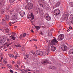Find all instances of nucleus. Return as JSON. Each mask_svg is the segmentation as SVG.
Wrapping results in <instances>:
<instances>
[{"label":"nucleus","instance_id":"obj_36","mask_svg":"<svg viewBox=\"0 0 73 73\" xmlns=\"http://www.w3.org/2000/svg\"><path fill=\"white\" fill-rule=\"evenodd\" d=\"M11 44H12V43H10L9 44H7L6 46H9V45H11Z\"/></svg>","mask_w":73,"mask_h":73},{"label":"nucleus","instance_id":"obj_30","mask_svg":"<svg viewBox=\"0 0 73 73\" xmlns=\"http://www.w3.org/2000/svg\"><path fill=\"white\" fill-rule=\"evenodd\" d=\"M38 2L39 3V4L40 6L41 5H42V3L41 2V1H39ZM40 2H41V3H40Z\"/></svg>","mask_w":73,"mask_h":73},{"label":"nucleus","instance_id":"obj_3","mask_svg":"<svg viewBox=\"0 0 73 73\" xmlns=\"http://www.w3.org/2000/svg\"><path fill=\"white\" fill-rule=\"evenodd\" d=\"M58 42L57 40V39L56 38H54L52 40L51 42V44L52 45H57V44H58Z\"/></svg>","mask_w":73,"mask_h":73},{"label":"nucleus","instance_id":"obj_63","mask_svg":"<svg viewBox=\"0 0 73 73\" xmlns=\"http://www.w3.org/2000/svg\"><path fill=\"white\" fill-rule=\"evenodd\" d=\"M26 64H28V62H26Z\"/></svg>","mask_w":73,"mask_h":73},{"label":"nucleus","instance_id":"obj_44","mask_svg":"<svg viewBox=\"0 0 73 73\" xmlns=\"http://www.w3.org/2000/svg\"><path fill=\"white\" fill-rule=\"evenodd\" d=\"M17 63L18 64H19V65L20 64V63L19 61L17 62Z\"/></svg>","mask_w":73,"mask_h":73},{"label":"nucleus","instance_id":"obj_51","mask_svg":"<svg viewBox=\"0 0 73 73\" xmlns=\"http://www.w3.org/2000/svg\"><path fill=\"white\" fill-rule=\"evenodd\" d=\"M40 34H41L42 35V32L41 31L40 32Z\"/></svg>","mask_w":73,"mask_h":73},{"label":"nucleus","instance_id":"obj_43","mask_svg":"<svg viewBox=\"0 0 73 73\" xmlns=\"http://www.w3.org/2000/svg\"><path fill=\"white\" fill-rule=\"evenodd\" d=\"M28 72V70H25V72H26V73H27Z\"/></svg>","mask_w":73,"mask_h":73},{"label":"nucleus","instance_id":"obj_45","mask_svg":"<svg viewBox=\"0 0 73 73\" xmlns=\"http://www.w3.org/2000/svg\"><path fill=\"white\" fill-rule=\"evenodd\" d=\"M3 64H2L0 63V66H3Z\"/></svg>","mask_w":73,"mask_h":73},{"label":"nucleus","instance_id":"obj_42","mask_svg":"<svg viewBox=\"0 0 73 73\" xmlns=\"http://www.w3.org/2000/svg\"><path fill=\"white\" fill-rule=\"evenodd\" d=\"M15 66L17 68H18L19 67V66L17 64L15 65Z\"/></svg>","mask_w":73,"mask_h":73},{"label":"nucleus","instance_id":"obj_46","mask_svg":"<svg viewBox=\"0 0 73 73\" xmlns=\"http://www.w3.org/2000/svg\"><path fill=\"white\" fill-rule=\"evenodd\" d=\"M26 1L27 3H28V1H29V0H25Z\"/></svg>","mask_w":73,"mask_h":73},{"label":"nucleus","instance_id":"obj_14","mask_svg":"<svg viewBox=\"0 0 73 73\" xmlns=\"http://www.w3.org/2000/svg\"><path fill=\"white\" fill-rule=\"evenodd\" d=\"M60 2L59 1L55 4V6L56 7H57L60 5Z\"/></svg>","mask_w":73,"mask_h":73},{"label":"nucleus","instance_id":"obj_39","mask_svg":"<svg viewBox=\"0 0 73 73\" xmlns=\"http://www.w3.org/2000/svg\"><path fill=\"white\" fill-rule=\"evenodd\" d=\"M10 72H11V73H13V71L12 70H10Z\"/></svg>","mask_w":73,"mask_h":73},{"label":"nucleus","instance_id":"obj_28","mask_svg":"<svg viewBox=\"0 0 73 73\" xmlns=\"http://www.w3.org/2000/svg\"><path fill=\"white\" fill-rule=\"evenodd\" d=\"M47 61H48V60H47L44 61L42 63V64H46V63L47 62Z\"/></svg>","mask_w":73,"mask_h":73},{"label":"nucleus","instance_id":"obj_16","mask_svg":"<svg viewBox=\"0 0 73 73\" xmlns=\"http://www.w3.org/2000/svg\"><path fill=\"white\" fill-rule=\"evenodd\" d=\"M29 57V55L28 54H27L24 57V59H26V58H28Z\"/></svg>","mask_w":73,"mask_h":73},{"label":"nucleus","instance_id":"obj_62","mask_svg":"<svg viewBox=\"0 0 73 73\" xmlns=\"http://www.w3.org/2000/svg\"><path fill=\"white\" fill-rule=\"evenodd\" d=\"M67 32H69V30H67Z\"/></svg>","mask_w":73,"mask_h":73},{"label":"nucleus","instance_id":"obj_23","mask_svg":"<svg viewBox=\"0 0 73 73\" xmlns=\"http://www.w3.org/2000/svg\"><path fill=\"white\" fill-rule=\"evenodd\" d=\"M52 33H48V36H49L50 37H51L52 36Z\"/></svg>","mask_w":73,"mask_h":73},{"label":"nucleus","instance_id":"obj_52","mask_svg":"<svg viewBox=\"0 0 73 73\" xmlns=\"http://www.w3.org/2000/svg\"><path fill=\"white\" fill-rule=\"evenodd\" d=\"M71 23H72V24H73V20H72L71 21Z\"/></svg>","mask_w":73,"mask_h":73},{"label":"nucleus","instance_id":"obj_27","mask_svg":"<svg viewBox=\"0 0 73 73\" xmlns=\"http://www.w3.org/2000/svg\"><path fill=\"white\" fill-rule=\"evenodd\" d=\"M70 5L71 7H73V2H71L70 3Z\"/></svg>","mask_w":73,"mask_h":73},{"label":"nucleus","instance_id":"obj_60","mask_svg":"<svg viewBox=\"0 0 73 73\" xmlns=\"http://www.w3.org/2000/svg\"><path fill=\"white\" fill-rule=\"evenodd\" d=\"M28 70L29 71H31V70L28 69Z\"/></svg>","mask_w":73,"mask_h":73},{"label":"nucleus","instance_id":"obj_31","mask_svg":"<svg viewBox=\"0 0 73 73\" xmlns=\"http://www.w3.org/2000/svg\"><path fill=\"white\" fill-rule=\"evenodd\" d=\"M36 29H40V27L38 26H37L36 27Z\"/></svg>","mask_w":73,"mask_h":73},{"label":"nucleus","instance_id":"obj_15","mask_svg":"<svg viewBox=\"0 0 73 73\" xmlns=\"http://www.w3.org/2000/svg\"><path fill=\"white\" fill-rule=\"evenodd\" d=\"M69 53L72 54H73V49H71L69 51Z\"/></svg>","mask_w":73,"mask_h":73},{"label":"nucleus","instance_id":"obj_5","mask_svg":"<svg viewBox=\"0 0 73 73\" xmlns=\"http://www.w3.org/2000/svg\"><path fill=\"white\" fill-rule=\"evenodd\" d=\"M44 18L46 19V20H47V21H50V20H51V18L47 14H45L44 15Z\"/></svg>","mask_w":73,"mask_h":73},{"label":"nucleus","instance_id":"obj_21","mask_svg":"<svg viewBox=\"0 0 73 73\" xmlns=\"http://www.w3.org/2000/svg\"><path fill=\"white\" fill-rule=\"evenodd\" d=\"M7 65L8 67L10 69L12 68V66L11 65L9 64H7Z\"/></svg>","mask_w":73,"mask_h":73},{"label":"nucleus","instance_id":"obj_32","mask_svg":"<svg viewBox=\"0 0 73 73\" xmlns=\"http://www.w3.org/2000/svg\"><path fill=\"white\" fill-rule=\"evenodd\" d=\"M3 41H4L3 39L0 40V43H2V42H3Z\"/></svg>","mask_w":73,"mask_h":73},{"label":"nucleus","instance_id":"obj_9","mask_svg":"<svg viewBox=\"0 0 73 73\" xmlns=\"http://www.w3.org/2000/svg\"><path fill=\"white\" fill-rule=\"evenodd\" d=\"M69 17V15L68 14L65 15V17L64 18V20L67 21L68 20V17Z\"/></svg>","mask_w":73,"mask_h":73},{"label":"nucleus","instance_id":"obj_13","mask_svg":"<svg viewBox=\"0 0 73 73\" xmlns=\"http://www.w3.org/2000/svg\"><path fill=\"white\" fill-rule=\"evenodd\" d=\"M36 53L37 54V55H38V56L40 55V53L41 52V51L39 50H36L35 51Z\"/></svg>","mask_w":73,"mask_h":73},{"label":"nucleus","instance_id":"obj_55","mask_svg":"<svg viewBox=\"0 0 73 73\" xmlns=\"http://www.w3.org/2000/svg\"><path fill=\"white\" fill-rule=\"evenodd\" d=\"M15 0H12V2H14Z\"/></svg>","mask_w":73,"mask_h":73},{"label":"nucleus","instance_id":"obj_29","mask_svg":"<svg viewBox=\"0 0 73 73\" xmlns=\"http://www.w3.org/2000/svg\"><path fill=\"white\" fill-rule=\"evenodd\" d=\"M1 14H3V13H4V10H1Z\"/></svg>","mask_w":73,"mask_h":73},{"label":"nucleus","instance_id":"obj_25","mask_svg":"<svg viewBox=\"0 0 73 73\" xmlns=\"http://www.w3.org/2000/svg\"><path fill=\"white\" fill-rule=\"evenodd\" d=\"M39 55H40L41 56H42L43 55V52L40 51V52L39 53Z\"/></svg>","mask_w":73,"mask_h":73},{"label":"nucleus","instance_id":"obj_48","mask_svg":"<svg viewBox=\"0 0 73 73\" xmlns=\"http://www.w3.org/2000/svg\"><path fill=\"white\" fill-rule=\"evenodd\" d=\"M31 32H34V31H33V29H32L31 30Z\"/></svg>","mask_w":73,"mask_h":73},{"label":"nucleus","instance_id":"obj_47","mask_svg":"<svg viewBox=\"0 0 73 73\" xmlns=\"http://www.w3.org/2000/svg\"><path fill=\"white\" fill-rule=\"evenodd\" d=\"M15 57V56H14V55H12V57H13V58H14Z\"/></svg>","mask_w":73,"mask_h":73},{"label":"nucleus","instance_id":"obj_26","mask_svg":"<svg viewBox=\"0 0 73 73\" xmlns=\"http://www.w3.org/2000/svg\"><path fill=\"white\" fill-rule=\"evenodd\" d=\"M3 5V2H0V7H2Z\"/></svg>","mask_w":73,"mask_h":73},{"label":"nucleus","instance_id":"obj_40","mask_svg":"<svg viewBox=\"0 0 73 73\" xmlns=\"http://www.w3.org/2000/svg\"><path fill=\"white\" fill-rule=\"evenodd\" d=\"M15 61H13L12 62V64H15Z\"/></svg>","mask_w":73,"mask_h":73},{"label":"nucleus","instance_id":"obj_12","mask_svg":"<svg viewBox=\"0 0 73 73\" xmlns=\"http://www.w3.org/2000/svg\"><path fill=\"white\" fill-rule=\"evenodd\" d=\"M5 19L7 20V21H8L9 19V16L8 15H5Z\"/></svg>","mask_w":73,"mask_h":73},{"label":"nucleus","instance_id":"obj_53","mask_svg":"<svg viewBox=\"0 0 73 73\" xmlns=\"http://www.w3.org/2000/svg\"><path fill=\"white\" fill-rule=\"evenodd\" d=\"M14 28H17V26H15L14 27Z\"/></svg>","mask_w":73,"mask_h":73},{"label":"nucleus","instance_id":"obj_33","mask_svg":"<svg viewBox=\"0 0 73 73\" xmlns=\"http://www.w3.org/2000/svg\"><path fill=\"white\" fill-rule=\"evenodd\" d=\"M9 56L10 57H12V55L9 54Z\"/></svg>","mask_w":73,"mask_h":73},{"label":"nucleus","instance_id":"obj_8","mask_svg":"<svg viewBox=\"0 0 73 73\" xmlns=\"http://www.w3.org/2000/svg\"><path fill=\"white\" fill-rule=\"evenodd\" d=\"M56 48L55 47H54V46L52 45L51 46V50H52V51H53L54 52V51H55L56 50Z\"/></svg>","mask_w":73,"mask_h":73},{"label":"nucleus","instance_id":"obj_35","mask_svg":"<svg viewBox=\"0 0 73 73\" xmlns=\"http://www.w3.org/2000/svg\"><path fill=\"white\" fill-rule=\"evenodd\" d=\"M15 46L16 47H19V46L20 47L21 46H20L19 45H15Z\"/></svg>","mask_w":73,"mask_h":73},{"label":"nucleus","instance_id":"obj_17","mask_svg":"<svg viewBox=\"0 0 73 73\" xmlns=\"http://www.w3.org/2000/svg\"><path fill=\"white\" fill-rule=\"evenodd\" d=\"M64 38V35H61L60 37V39L61 40H62V39H63Z\"/></svg>","mask_w":73,"mask_h":73},{"label":"nucleus","instance_id":"obj_61","mask_svg":"<svg viewBox=\"0 0 73 73\" xmlns=\"http://www.w3.org/2000/svg\"><path fill=\"white\" fill-rule=\"evenodd\" d=\"M5 48H6V47H4L3 49H5Z\"/></svg>","mask_w":73,"mask_h":73},{"label":"nucleus","instance_id":"obj_22","mask_svg":"<svg viewBox=\"0 0 73 73\" xmlns=\"http://www.w3.org/2000/svg\"><path fill=\"white\" fill-rule=\"evenodd\" d=\"M25 48L24 46H23L21 48L22 51H24V50H25Z\"/></svg>","mask_w":73,"mask_h":73},{"label":"nucleus","instance_id":"obj_1","mask_svg":"<svg viewBox=\"0 0 73 73\" xmlns=\"http://www.w3.org/2000/svg\"><path fill=\"white\" fill-rule=\"evenodd\" d=\"M33 6L32 3H29L26 6L25 8L26 9L29 10L33 8Z\"/></svg>","mask_w":73,"mask_h":73},{"label":"nucleus","instance_id":"obj_19","mask_svg":"<svg viewBox=\"0 0 73 73\" xmlns=\"http://www.w3.org/2000/svg\"><path fill=\"white\" fill-rule=\"evenodd\" d=\"M31 53H33V54L34 55V56H35L36 57H37V55L36 54L35 52L34 51H31Z\"/></svg>","mask_w":73,"mask_h":73},{"label":"nucleus","instance_id":"obj_56","mask_svg":"<svg viewBox=\"0 0 73 73\" xmlns=\"http://www.w3.org/2000/svg\"><path fill=\"white\" fill-rule=\"evenodd\" d=\"M14 35H17V34L15 33H14Z\"/></svg>","mask_w":73,"mask_h":73},{"label":"nucleus","instance_id":"obj_4","mask_svg":"<svg viewBox=\"0 0 73 73\" xmlns=\"http://www.w3.org/2000/svg\"><path fill=\"white\" fill-rule=\"evenodd\" d=\"M60 13V11L58 9H57L54 11V14L55 16H57Z\"/></svg>","mask_w":73,"mask_h":73},{"label":"nucleus","instance_id":"obj_41","mask_svg":"<svg viewBox=\"0 0 73 73\" xmlns=\"http://www.w3.org/2000/svg\"><path fill=\"white\" fill-rule=\"evenodd\" d=\"M9 25L10 26H11L12 25V23L10 22L9 23Z\"/></svg>","mask_w":73,"mask_h":73},{"label":"nucleus","instance_id":"obj_2","mask_svg":"<svg viewBox=\"0 0 73 73\" xmlns=\"http://www.w3.org/2000/svg\"><path fill=\"white\" fill-rule=\"evenodd\" d=\"M27 17V18H28L29 19H31V22L32 24L33 25V21L32 20H33V19H34V15H33V13H31V15L29 14L28 15Z\"/></svg>","mask_w":73,"mask_h":73},{"label":"nucleus","instance_id":"obj_64","mask_svg":"<svg viewBox=\"0 0 73 73\" xmlns=\"http://www.w3.org/2000/svg\"><path fill=\"white\" fill-rule=\"evenodd\" d=\"M28 73H31V72H29Z\"/></svg>","mask_w":73,"mask_h":73},{"label":"nucleus","instance_id":"obj_18","mask_svg":"<svg viewBox=\"0 0 73 73\" xmlns=\"http://www.w3.org/2000/svg\"><path fill=\"white\" fill-rule=\"evenodd\" d=\"M6 31L8 33H9L8 35H10L11 34V31H9V29H6Z\"/></svg>","mask_w":73,"mask_h":73},{"label":"nucleus","instance_id":"obj_49","mask_svg":"<svg viewBox=\"0 0 73 73\" xmlns=\"http://www.w3.org/2000/svg\"><path fill=\"white\" fill-rule=\"evenodd\" d=\"M53 67L51 68V67ZM53 67H54V66H51V67H50V69H53Z\"/></svg>","mask_w":73,"mask_h":73},{"label":"nucleus","instance_id":"obj_58","mask_svg":"<svg viewBox=\"0 0 73 73\" xmlns=\"http://www.w3.org/2000/svg\"><path fill=\"white\" fill-rule=\"evenodd\" d=\"M7 41H9V39H7Z\"/></svg>","mask_w":73,"mask_h":73},{"label":"nucleus","instance_id":"obj_37","mask_svg":"<svg viewBox=\"0 0 73 73\" xmlns=\"http://www.w3.org/2000/svg\"><path fill=\"white\" fill-rule=\"evenodd\" d=\"M23 35L21 34L20 35V36H19L20 38H22V37H23Z\"/></svg>","mask_w":73,"mask_h":73},{"label":"nucleus","instance_id":"obj_7","mask_svg":"<svg viewBox=\"0 0 73 73\" xmlns=\"http://www.w3.org/2000/svg\"><path fill=\"white\" fill-rule=\"evenodd\" d=\"M20 14L21 17H23L25 15V12L23 11H20Z\"/></svg>","mask_w":73,"mask_h":73},{"label":"nucleus","instance_id":"obj_34","mask_svg":"<svg viewBox=\"0 0 73 73\" xmlns=\"http://www.w3.org/2000/svg\"><path fill=\"white\" fill-rule=\"evenodd\" d=\"M27 36V34L25 33L23 35V37H25Z\"/></svg>","mask_w":73,"mask_h":73},{"label":"nucleus","instance_id":"obj_6","mask_svg":"<svg viewBox=\"0 0 73 73\" xmlns=\"http://www.w3.org/2000/svg\"><path fill=\"white\" fill-rule=\"evenodd\" d=\"M17 18V15L16 14L13 15L11 17V20H15Z\"/></svg>","mask_w":73,"mask_h":73},{"label":"nucleus","instance_id":"obj_11","mask_svg":"<svg viewBox=\"0 0 73 73\" xmlns=\"http://www.w3.org/2000/svg\"><path fill=\"white\" fill-rule=\"evenodd\" d=\"M10 13L11 15H12V14H15L16 13V11H15V10H14V9H13L11 10Z\"/></svg>","mask_w":73,"mask_h":73},{"label":"nucleus","instance_id":"obj_24","mask_svg":"<svg viewBox=\"0 0 73 73\" xmlns=\"http://www.w3.org/2000/svg\"><path fill=\"white\" fill-rule=\"evenodd\" d=\"M70 20H71V19H73V15H70Z\"/></svg>","mask_w":73,"mask_h":73},{"label":"nucleus","instance_id":"obj_50","mask_svg":"<svg viewBox=\"0 0 73 73\" xmlns=\"http://www.w3.org/2000/svg\"><path fill=\"white\" fill-rule=\"evenodd\" d=\"M3 59V57H1V61L2 60V59Z\"/></svg>","mask_w":73,"mask_h":73},{"label":"nucleus","instance_id":"obj_59","mask_svg":"<svg viewBox=\"0 0 73 73\" xmlns=\"http://www.w3.org/2000/svg\"><path fill=\"white\" fill-rule=\"evenodd\" d=\"M33 40H34V41H37V40H36V39H34Z\"/></svg>","mask_w":73,"mask_h":73},{"label":"nucleus","instance_id":"obj_54","mask_svg":"<svg viewBox=\"0 0 73 73\" xmlns=\"http://www.w3.org/2000/svg\"><path fill=\"white\" fill-rule=\"evenodd\" d=\"M2 21H5V20H4V19H2Z\"/></svg>","mask_w":73,"mask_h":73},{"label":"nucleus","instance_id":"obj_38","mask_svg":"<svg viewBox=\"0 0 73 73\" xmlns=\"http://www.w3.org/2000/svg\"><path fill=\"white\" fill-rule=\"evenodd\" d=\"M3 62L4 64H7V62L5 60H4L3 61Z\"/></svg>","mask_w":73,"mask_h":73},{"label":"nucleus","instance_id":"obj_10","mask_svg":"<svg viewBox=\"0 0 73 73\" xmlns=\"http://www.w3.org/2000/svg\"><path fill=\"white\" fill-rule=\"evenodd\" d=\"M64 48V51H66V50H67V49H68V48L66 46H64L63 45H62V48Z\"/></svg>","mask_w":73,"mask_h":73},{"label":"nucleus","instance_id":"obj_57","mask_svg":"<svg viewBox=\"0 0 73 73\" xmlns=\"http://www.w3.org/2000/svg\"><path fill=\"white\" fill-rule=\"evenodd\" d=\"M14 33L12 32V35H14Z\"/></svg>","mask_w":73,"mask_h":73},{"label":"nucleus","instance_id":"obj_20","mask_svg":"<svg viewBox=\"0 0 73 73\" xmlns=\"http://www.w3.org/2000/svg\"><path fill=\"white\" fill-rule=\"evenodd\" d=\"M10 37L11 38V39H12V40H15V36H13L12 35H11Z\"/></svg>","mask_w":73,"mask_h":73}]
</instances>
